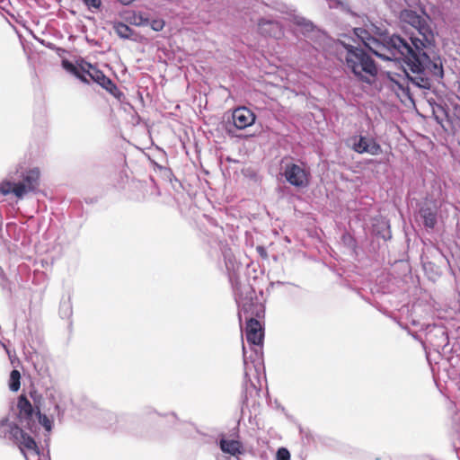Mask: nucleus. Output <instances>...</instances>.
Wrapping results in <instances>:
<instances>
[{"instance_id":"nucleus-1","label":"nucleus","mask_w":460,"mask_h":460,"mask_svg":"<svg viewBox=\"0 0 460 460\" xmlns=\"http://www.w3.org/2000/svg\"><path fill=\"white\" fill-rule=\"evenodd\" d=\"M402 2L405 0H398V6L391 3L390 7L394 13H399L402 23L411 27L412 31L406 32L405 37L389 34L376 26H372L370 30L356 28L354 33L379 58L403 61V75H397V78L391 76V80L410 97L411 84L429 90L432 78L442 79L444 70L441 58L430 57L429 54L435 46V34L429 18L412 10H399V7H402Z\"/></svg>"},{"instance_id":"nucleus-2","label":"nucleus","mask_w":460,"mask_h":460,"mask_svg":"<svg viewBox=\"0 0 460 460\" xmlns=\"http://www.w3.org/2000/svg\"><path fill=\"white\" fill-rule=\"evenodd\" d=\"M37 411H34L31 402L25 395H20L17 402L19 410L18 419L20 426L10 421L8 418H3L0 420V438L8 439L17 445L25 456L26 460L31 457L37 458L40 451L33 436H36L40 426H42L46 431L52 430V423L55 418L50 415L41 413L42 395L34 391L31 393Z\"/></svg>"},{"instance_id":"nucleus-3","label":"nucleus","mask_w":460,"mask_h":460,"mask_svg":"<svg viewBox=\"0 0 460 460\" xmlns=\"http://www.w3.org/2000/svg\"><path fill=\"white\" fill-rule=\"evenodd\" d=\"M40 176L39 167L29 166L24 161L19 162L0 182V193L3 196L12 195L17 200H22L30 194H36L39 191Z\"/></svg>"},{"instance_id":"nucleus-4","label":"nucleus","mask_w":460,"mask_h":460,"mask_svg":"<svg viewBox=\"0 0 460 460\" xmlns=\"http://www.w3.org/2000/svg\"><path fill=\"white\" fill-rule=\"evenodd\" d=\"M340 43L346 50L345 62L348 69L358 80L370 84V78L375 77L378 72L374 59L363 49L355 47L345 40H341Z\"/></svg>"},{"instance_id":"nucleus-5","label":"nucleus","mask_w":460,"mask_h":460,"mask_svg":"<svg viewBox=\"0 0 460 460\" xmlns=\"http://www.w3.org/2000/svg\"><path fill=\"white\" fill-rule=\"evenodd\" d=\"M46 399L48 405H44L43 409L51 418H57L59 421L64 418L67 397L64 392L56 387H49L46 390Z\"/></svg>"},{"instance_id":"nucleus-6","label":"nucleus","mask_w":460,"mask_h":460,"mask_svg":"<svg viewBox=\"0 0 460 460\" xmlns=\"http://www.w3.org/2000/svg\"><path fill=\"white\" fill-rule=\"evenodd\" d=\"M281 170L282 175L292 186L296 188H305L308 185L309 173L304 166L291 162H287L284 163Z\"/></svg>"},{"instance_id":"nucleus-7","label":"nucleus","mask_w":460,"mask_h":460,"mask_svg":"<svg viewBox=\"0 0 460 460\" xmlns=\"http://www.w3.org/2000/svg\"><path fill=\"white\" fill-rule=\"evenodd\" d=\"M217 444L221 453L217 455V460H243L245 449L239 440L222 437Z\"/></svg>"},{"instance_id":"nucleus-8","label":"nucleus","mask_w":460,"mask_h":460,"mask_svg":"<svg viewBox=\"0 0 460 460\" xmlns=\"http://www.w3.org/2000/svg\"><path fill=\"white\" fill-rule=\"evenodd\" d=\"M350 142L352 149L358 154L377 155L382 152L380 145L373 137L355 136L350 138Z\"/></svg>"},{"instance_id":"nucleus-9","label":"nucleus","mask_w":460,"mask_h":460,"mask_svg":"<svg viewBox=\"0 0 460 460\" xmlns=\"http://www.w3.org/2000/svg\"><path fill=\"white\" fill-rule=\"evenodd\" d=\"M232 118L236 128L243 129L252 126L255 122L256 116L250 109L246 107H238L234 110Z\"/></svg>"},{"instance_id":"nucleus-10","label":"nucleus","mask_w":460,"mask_h":460,"mask_svg":"<svg viewBox=\"0 0 460 460\" xmlns=\"http://www.w3.org/2000/svg\"><path fill=\"white\" fill-rule=\"evenodd\" d=\"M258 31L265 37L279 38L282 35L279 22L270 18H261L258 21Z\"/></svg>"},{"instance_id":"nucleus-11","label":"nucleus","mask_w":460,"mask_h":460,"mask_svg":"<svg viewBox=\"0 0 460 460\" xmlns=\"http://www.w3.org/2000/svg\"><path fill=\"white\" fill-rule=\"evenodd\" d=\"M245 336L249 343L261 345L263 341V332L260 322L254 318H250L246 323Z\"/></svg>"},{"instance_id":"nucleus-12","label":"nucleus","mask_w":460,"mask_h":460,"mask_svg":"<svg viewBox=\"0 0 460 460\" xmlns=\"http://www.w3.org/2000/svg\"><path fill=\"white\" fill-rule=\"evenodd\" d=\"M420 217L426 228L433 229L437 224V210L429 207H422L420 209Z\"/></svg>"},{"instance_id":"nucleus-13","label":"nucleus","mask_w":460,"mask_h":460,"mask_svg":"<svg viewBox=\"0 0 460 460\" xmlns=\"http://www.w3.org/2000/svg\"><path fill=\"white\" fill-rule=\"evenodd\" d=\"M124 20L126 22L135 26H147L149 24V18L142 13L129 11L125 13Z\"/></svg>"},{"instance_id":"nucleus-14","label":"nucleus","mask_w":460,"mask_h":460,"mask_svg":"<svg viewBox=\"0 0 460 460\" xmlns=\"http://www.w3.org/2000/svg\"><path fill=\"white\" fill-rule=\"evenodd\" d=\"M62 67L68 73L76 76L81 82L89 84V80L87 79L86 75L81 74L77 66H75L72 62L66 59H63Z\"/></svg>"},{"instance_id":"nucleus-15","label":"nucleus","mask_w":460,"mask_h":460,"mask_svg":"<svg viewBox=\"0 0 460 460\" xmlns=\"http://www.w3.org/2000/svg\"><path fill=\"white\" fill-rule=\"evenodd\" d=\"M83 66L88 67V69L90 68V70L88 71L89 77L93 81H94L98 84H102V83H103V82H106L107 84H109L108 77L101 70L96 68L94 66H93L92 64H84Z\"/></svg>"},{"instance_id":"nucleus-16","label":"nucleus","mask_w":460,"mask_h":460,"mask_svg":"<svg viewBox=\"0 0 460 460\" xmlns=\"http://www.w3.org/2000/svg\"><path fill=\"white\" fill-rule=\"evenodd\" d=\"M113 29L121 39H130L133 33L132 29L128 25L120 22H114Z\"/></svg>"},{"instance_id":"nucleus-17","label":"nucleus","mask_w":460,"mask_h":460,"mask_svg":"<svg viewBox=\"0 0 460 460\" xmlns=\"http://www.w3.org/2000/svg\"><path fill=\"white\" fill-rule=\"evenodd\" d=\"M21 387V373L17 369H13L10 373L9 389L17 392Z\"/></svg>"},{"instance_id":"nucleus-18","label":"nucleus","mask_w":460,"mask_h":460,"mask_svg":"<svg viewBox=\"0 0 460 460\" xmlns=\"http://www.w3.org/2000/svg\"><path fill=\"white\" fill-rule=\"evenodd\" d=\"M108 82H109V84H107L106 82H103L100 85L102 88H104L105 90H107L110 93L116 96L117 93H119V90H118L116 84L109 77H108Z\"/></svg>"},{"instance_id":"nucleus-19","label":"nucleus","mask_w":460,"mask_h":460,"mask_svg":"<svg viewBox=\"0 0 460 460\" xmlns=\"http://www.w3.org/2000/svg\"><path fill=\"white\" fill-rule=\"evenodd\" d=\"M295 21L297 25L303 27L307 31H312L314 28L313 23L303 17H296Z\"/></svg>"},{"instance_id":"nucleus-20","label":"nucleus","mask_w":460,"mask_h":460,"mask_svg":"<svg viewBox=\"0 0 460 460\" xmlns=\"http://www.w3.org/2000/svg\"><path fill=\"white\" fill-rule=\"evenodd\" d=\"M148 25H150L152 30L155 31H161L164 29L165 22L163 19H154L152 21L149 20Z\"/></svg>"},{"instance_id":"nucleus-21","label":"nucleus","mask_w":460,"mask_h":460,"mask_svg":"<svg viewBox=\"0 0 460 460\" xmlns=\"http://www.w3.org/2000/svg\"><path fill=\"white\" fill-rule=\"evenodd\" d=\"M277 460H290V453L285 447H280L277 451Z\"/></svg>"},{"instance_id":"nucleus-22","label":"nucleus","mask_w":460,"mask_h":460,"mask_svg":"<svg viewBox=\"0 0 460 460\" xmlns=\"http://www.w3.org/2000/svg\"><path fill=\"white\" fill-rule=\"evenodd\" d=\"M84 64H89V63H88V62H86V61H85V60H84V59H80V60H78V61L76 62V65H75V66H77V67H78V69H79V71H80V73H81V74H84V75H88V76H89V72H88V71L90 70V68L88 69V67H86V66H83Z\"/></svg>"},{"instance_id":"nucleus-23","label":"nucleus","mask_w":460,"mask_h":460,"mask_svg":"<svg viewBox=\"0 0 460 460\" xmlns=\"http://www.w3.org/2000/svg\"><path fill=\"white\" fill-rule=\"evenodd\" d=\"M89 9H99L101 6V0H83Z\"/></svg>"},{"instance_id":"nucleus-24","label":"nucleus","mask_w":460,"mask_h":460,"mask_svg":"<svg viewBox=\"0 0 460 460\" xmlns=\"http://www.w3.org/2000/svg\"><path fill=\"white\" fill-rule=\"evenodd\" d=\"M330 8H338L342 5L341 0H326Z\"/></svg>"},{"instance_id":"nucleus-25","label":"nucleus","mask_w":460,"mask_h":460,"mask_svg":"<svg viewBox=\"0 0 460 460\" xmlns=\"http://www.w3.org/2000/svg\"><path fill=\"white\" fill-rule=\"evenodd\" d=\"M118 1H119L120 4L127 5V4H131L134 0H118Z\"/></svg>"},{"instance_id":"nucleus-26","label":"nucleus","mask_w":460,"mask_h":460,"mask_svg":"<svg viewBox=\"0 0 460 460\" xmlns=\"http://www.w3.org/2000/svg\"><path fill=\"white\" fill-rule=\"evenodd\" d=\"M66 310H67V314H69V313H70V311H71V310H70V307H69L68 305H67Z\"/></svg>"},{"instance_id":"nucleus-27","label":"nucleus","mask_w":460,"mask_h":460,"mask_svg":"<svg viewBox=\"0 0 460 460\" xmlns=\"http://www.w3.org/2000/svg\"><path fill=\"white\" fill-rule=\"evenodd\" d=\"M243 349L244 350L245 349V347H243ZM243 353L245 354V352L243 351Z\"/></svg>"},{"instance_id":"nucleus-28","label":"nucleus","mask_w":460,"mask_h":460,"mask_svg":"<svg viewBox=\"0 0 460 460\" xmlns=\"http://www.w3.org/2000/svg\"><path fill=\"white\" fill-rule=\"evenodd\" d=\"M0 275H2V270L0 269Z\"/></svg>"}]
</instances>
